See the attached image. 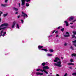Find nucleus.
I'll return each instance as SVG.
<instances>
[{
    "mask_svg": "<svg viewBox=\"0 0 76 76\" xmlns=\"http://www.w3.org/2000/svg\"><path fill=\"white\" fill-rule=\"evenodd\" d=\"M68 65H71V66H73L74 64L72 63H69L68 64Z\"/></svg>",
    "mask_w": 76,
    "mask_h": 76,
    "instance_id": "16",
    "label": "nucleus"
},
{
    "mask_svg": "<svg viewBox=\"0 0 76 76\" xmlns=\"http://www.w3.org/2000/svg\"><path fill=\"white\" fill-rule=\"evenodd\" d=\"M8 14L7 13L6 14H4L3 15L4 17H6V16H7Z\"/></svg>",
    "mask_w": 76,
    "mask_h": 76,
    "instance_id": "21",
    "label": "nucleus"
},
{
    "mask_svg": "<svg viewBox=\"0 0 76 76\" xmlns=\"http://www.w3.org/2000/svg\"><path fill=\"white\" fill-rule=\"evenodd\" d=\"M53 36L52 35H50L49 36V37H52Z\"/></svg>",
    "mask_w": 76,
    "mask_h": 76,
    "instance_id": "57",
    "label": "nucleus"
},
{
    "mask_svg": "<svg viewBox=\"0 0 76 76\" xmlns=\"http://www.w3.org/2000/svg\"><path fill=\"white\" fill-rule=\"evenodd\" d=\"M38 48L40 50L41 49V48H43V46L39 45L38 46Z\"/></svg>",
    "mask_w": 76,
    "mask_h": 76,
    "instance_id": "10",
    "label": "nucleus"
},
{
    "mask_svg": "<svg viewBox=\"0 0 76 76\" xmlns=\"http://www.w3.org/2000/svg\"><path fill=\"white\" fill-rule=\"evenodd\" d=\"M1 14H3V12H1L0 11V15H1Z\"/></svg>",
    "mask_w": 76,
    "mask_h": 76,
    "instance_id": "39",
    "label": "nucleus"
},
{
    "mask_svg": "<svg viewBox=\"0 0 76 76\" xmlns=\"http://www.w3.org/2000/svg\"><path fill=\"white\" fill-rule=\"evenodd\" d=\"M1 6H2V7H6V6H7V4H1Z\"/></svg>",
    "mask_w": 76,
    "mask_h": 76,
    "instance_id": "11",
    "label": "nucleus"
},
{
    "mask_svg": "<svg viewBox=\"0 0 76 76\" xmlns=\"http://www.w3.org/2000/svg\"><path fill=\"white\" fill-rule=\"evenodd\" d=\"M72 42H73V43H76V40H75L74 41H72Z\"/></svg>",
    "mask_w": 76,
    "mask_h": 76,
    "instance_id": "34",
    "label": "nucleus"
},
{
    "mask_svg": "<svg viewBox=\"0 0 76 76\" xmlns=\"http://www.w3.org/2000/svg\"><path fill=\"white\" fill-rule=\"evenodd\" d=\"M43 68L44 70L45 69H50L49 67L48 66H44L43 67Z\"/></svg>",
    "mask_w": 76,
    "mask_h": 76,
    "instance_id": "7",
    "label": "nucleus"
},
{
    "mask_svg": "<svg viewBox=\"0 0 76 76\" xmlns=\"http://www.w3.org/2000/svg\"><path fill=\"white\" fill-rule=\"evenodd\" d=\"M65 22L66 23V26H69V23H68V22H67V20L65 21Z\"/></svg>",
    "mask_w": 76,
    "mask_h": 76,
    "instance_id": "12",
    "label": "nucleus"
},
{
    "mask_svg": "<svg viewBox=\"0 0 76 76\" xmlns=\"http://www.w3.org/2000/svg\"><path fill=\"white\" fill-rule=\"evenodd\" d=\"M1 18H0V22H1Z\"/></svg>",
    "mask_w": 76,
    "mask_h": 76,
    "instance_id": "51",
    "label": "nucleus"
},
{
    "mask_svg": "<svg viewBox=\"0 0 76 76\" xmlns=\"http://www.w3.org/2000/svg\"><path fill=\"white\" fill-rule=\"evenodd\" d=\"M55 60H54V62H55V63H56L58 61V60H59V61H61V60L58 57H56L55 58Z\"/></svg>",
    "mask_w": 76,
    "mask_h": 76,
    "instance_id": "4",
    "label": "nucleus"
},
{
    "mask_svg": "<svg viewBox=\"0 0 76 76\" xmlns=\"http://www.w3.org/2000/svg\"><path fill=\"white\" fill-rule=\"evenodd\" d=\"M60 27L59 26V27H58L57 29H60Z\"/></svg>",
    "mask_w": 76,
    "mask_h": 76,
    "instance_id": "46",
    "label": "nucleus"
},
{
    "mask_svg": "<svg viewBox=\"0 0 76 76\" xmlns=\"http://www.w3.org/2000/svg\"><path fill=\"white\" fill-rule=\"evenodd\" d=\"M1 16V14H0V17Z\"/></svg>",
    "mask_w": 76,
    "mask_h": 76,
    "instance_id": "62",
    "label": "nucleus"
},
{
    "mask_svg": "<svg viewBox=\"0 0 76 76\" xmlns=\"http://www.w3.org/2000/svg\"><path fill=\"white\" fill-rule=\"evenodd\" d=\"M41 50L42 51H46V52L48 51V50L46 49H42Z\"/></svg>",
    "mask_w": 76,
    "mask_h": 76,
    "instance_id": "13",
    "label": "nucleus"
},
{
    "mask_svg": "<svg viewBox=\"0 0 76 76\" xmlns=\"http://www.w3.org/2000/svg\"><path fill=\"white\" fill-rule=\"evenodd\" d=\"M0 28H1V26H0Z\"/></svg>",
    "mask_w": 76,
    "mask_h": 76,
    "instance_id": "59",
    "label": "nucleus"
},
{
    "mask_svg": "<svg viewBox=\"0 0 76 76\" xmlns=\"http://www.w3.org/2000/svg\"><path fill=\"white\" fill-rule=\"evenodd\" d=\"M45 64H46V63L45 62H43L42 64V66H44Z\"/></svg>",
    "mask_w": 76,
    "mask_h": 76,
    "instance_id": "19",
    "label": "nucleus"
},
{
    "mask_svg": "<svg viewBox=\"0 0 76 76\" xmlns=\"http://www.w3.org/2000/svg\"><path fill=\"white\" fill-rule=\"evenodd\" d=\"M64 37H70V35L69 34L64 35Z\"/></svg>",
    "mask_w": 76,
    "mask_h": 76,
    "instance_id": "14",
    "label": "nucleus"
},
{
    "mask_svg": "<svg viewBox=\"0 0 76 76\" xmlns=\"http://www.w3.org/2000/svg\"><path fill=\"white\" fill-rule=\"evenodd\" d=\"M18 12H15V14H18Z\"/></svg>",
    "mask_w": 76,
    "mask_h": 76,
    "instance_id": "52",
    "label": "nucleus"
},
{
    "mask_svg": "<svg viewBox=\"0 0 76 76\" xmlns=\"http://www.w3.org/2000/svg\"><path fill=\"white\" fill-rule=\"evenodd\" d=\"M67 76V73H66L64 75V76Z\"/></svg>",
    "mask_w": 76,
    "mask_h": 76,
    "instance_id": "37",
    "label": "nucleus"
},
{
    "mask_svg": "<svg viewBox=\"0 0 76 76\" xmlns=\"http://www.w3.org/2000/svg\"><path fill=\"white\" fill-rule=\"evenodd\" d=\"M3 30H1L0 34V37H1V36H2V34H3Z\"/></svg>",
    "mask_w": 76,
    "mask_h": 76,
    "instance_id": "15",
    "label": "nucleus"
},
{
    "mask_svg": "<svg viewBox=\"0 0 76 76\" xmlns=\"http://www.w3.org/2000/svg\"><path fill=\"white\" fill-rule=\"evenodd\" d=\"M6 32H3V34L2 35V36L3 37H4V36H5V35H6Z\"/></svg>",
    "mask_w": 76,
    "mask_h": 76,
    "instance_id": "17",
    "label": "nucleus"
},
{
    "mask_svg": "<svg viewBox=\"0 0 76 76\" xmlns=\"http://www.w3.org/2000/svg\"><path fill=\"white\" fill-rule=\"evenodd\" d=\"M66 34H68V35H69V32H67L66 33Z\"/></svg>",
    "mask_w": 76,
    "mask_h": 76,
    "instance_id": "38",
    "label": "nucleus"
},
{
    "mask_svg": "<svg viewBox=\"0 0 76 76\" xmlns=\"http://www.w3.org/2000/svg\"><path fill=\"white\" fill-rule=\"evenodd\" d=\"M5 28H6V27H4V28H0V31H1V29H5Z\"/></svg>",
    "mask_w": 76,
    "mask_h": 76,
    "instance_id": "22",
    "label": "nucleus"
},
{
    "mask_svg": "<svg viewBox=\"0 0 76 76\" xmlns=\"http://www.w3.org/2000/svg\"><path fill=\"white\" fill-rule=\"evenodd\" d=\"M54 32H55V30H54L53 32H52V34H54Z\"/></svg>",
    "mask_w": 76,
    "mask_h": 76,
    "instance_id": "47",
    "label": "nucleus"
},
{
    "mask_svg": "<svg viewBox=\"0 0 76 76\" xmlns=\"http://www.w3.org/2000/svg\"><path fill=\"white\" fill-rule=\"evenodd\" d=\"M44 69H43L42 70V69H40V71H41V72H44Z\"/></svg>",
    "mask_w": 76,
    "mask_h": 76,
    "instance_id": "32",
    "label": "nucleus"
},
{
    "mask_svg": "<svg viewBox=\"0 0 76 76\" xmlns=\"http://www.w3.org/2000/svg\"><path fill=\"white\" fill-rule=\"evenodd\" d=\"M70 24H71V25H72V24H73V23H70Z\"/></svg>",
    "mask_w": 76,
    "mask_h": 76,
    "instance_id": "55",
    "label": "nucleus"
},
{
    "mask_svg": "<svg viewBox=\"0 0 76 76\" xmlns=\"http://www.w3.org/2000/svg\"><path fill=\"white\" fill-rule=\"evenodd\" d=\"M52 55H53L52 54H50V53H48V56H52Z\"/></svg>",
    "mask_w": 76,
    "mask_h": 76,
    "instance_id": "28",
    "label": "nucleus"
},
{
    "mask_svg": "<svg viewBox=\"0 0 76 76\" xmlns=\"http://www.w3.org/2000/svg\"><path fill=\"white\" fill-rule=\"evenodd\" d=\"M26 5L27 7H28V6H29V4H28V3H26Z\"/></svg>",
    "mask_w": 76,
    "mask_h": 76,
    "instance_id": "23",
    "label": "nucleus"
},
{
    "mask_svg": "<svg viewBox=\"0 0 76 76\" xmlns=\"http://www.w3.org/2000/svg\"><path fill=\"white\" fill-rule=\"evenodd\" d=\"M22 14L23 15H22L21 16H23V17H24L25 18V17H26V18H28V15L26 14V13L23 12H22Z\"/></svg>",
    "mask_w": 76,
    "mask_h": 76,
    "instance_id": "3",
    "label": "nucleus"
},
{
    "mask_svg": "<svg viewBox=\"0 0 76 76\" xmlns=\"http://www.w3.org/2000/svg\"><path fill=\"white\" fill-rule=\"evenodd\" d=\"M74 18V17H73L71 16L69 18V21H71V20H72Z\"/></svg>",
    "mask_w": 76,
    "mask_h": 76,
    "instance_id": "9",
    "label": "nucleus"
},
{
    "mask_svg": "<svg viewBox=\"0 0 76 76\" xmlns=\"http://www.w3.org/2000/svg\"><path fill=\"white\" fill-rule=\"evenodd\" d=\"M13 9L15 11H18V9H17V8H16L15 7H13Z\"/></svg>",
    "mask_w": 76,
    "mask_h": 76,
    "instance_id": "18",
    "label": "nucleus"
},
{
    "mask_svg": "<svg viewBox=\"0 0 76 76\" xmlns=\"http://www.w3.org/2000/svg\"><path fill=\"white\" fill-rule=\"evenodd\" d=\"M44 72H45L47 74V75H48V72H47V71H46L44 70Z\"/></svg>",
    "mask_w": 76,
    "mask_h": 76,
    "instance_id": "31",
    "label": "nucleus"
},
{
    "mask_svg": "<svg viewBox=\"0 0 76 76\" xmlns=\"http://www.w3.org/2000/svg\"><path fill=\"white\" fill-rule=\"evenodd\" d=\"M73 34H75L74 35H76V31H74L72 32Z\"/></svg>",
    "mask_w": 76,
    "mask_h": 76,
    "instance_id": "26",
    "label": "nucleus"
},
{
    "mask_svg": "<svg viewBox=\"0 0 76 76\" xmlns=\"http://www.w3.org/2000/svg\"><path fill=\"white\" fill-rule=\"evenodd\" d=\"M72 56H74V57H76V53H73L72 55Z\"/></svg>",
    "mask_w": 76,
    "mask_h": 76,
    "instance_id": "20",
    "label": "nucleus"
},
{
    "mask_svg": "<svg viewBox=\"0 0 76 76\" xmlns=\"http://www.w3.org/2000/svg\"><path fill=\"white\" fill-rule=\"evenodd\" d=\"M9 26V24L7 23H4L3 24H2L1 25V26L2 27L3 26Z\"/></svg>",
    "mask_w": 76,
    "mask_h": 76,
    "instance_id": "5",
    "label": "nucleus"
},
{
    "mask_svg": "<svg viewBox=\"0 0 76 76\" xmlns=\"http://www.w3.org/2000/svg\"><path fill=\"white\" fill-rule=\"evenodd\" d=\"M50 75H52V73H50Z\"/></svg>",
    "mask_w": 76,
    "mask_h": 76,
    "instance_id": "58",
    "label": "nucleus"
},
{
    "mask_svg": "<svg viewBox=\"0 0 76 76\" xmlns=\"http://www.w3.org/2000/svg\"><path fill=\"white\" fill-rule=\"evenodd\" d=\"M58 37V35H57L56 36V37Z\"/></svg>",
    "mask_w": 76,
    "mask_h": 76,
    "instance_id": "53",
    "label": "nucleus"
},
{
    "mask_svg": "<svg viewBox=\"0 0 76 76\" xmlns=\"http://www.w3.org/2000/svg\"><path fill=\"white\" fill-rule=\"evenodd\" d=\"M58 33V31H56L55 32V34H57Z\"/></svg>",
    "mask_w": 76,
    "mask_h": 76,
    "instance_id": "41",
    "label": "nucleus"
},
{
    "mask_svg": "<svg viewBox=\"0 0 76 76\" xmlns=\"http://www.w3.org/2000/svg\"><path fill=\"white\" fill-rule=\"evenodd\" d=\"M64 28H63L61 29V31L62 32H63V31H64Z\"/></svg>",
    "mask_w": 76,
    "mask_h": 76,
    "instance_id": "27",
    "label": "nucleus"
},
{
    "mask_svg": "<svg viewBox=\"0 0 76 76\" xmlns=\"http://www.w3.org/2000/svg\"><path fill=\"white\" fill-rule=\"evenodd\" d=\"M8 1V0H5V3H7V2Z\"/></svg>",
    "mask_w": 76,
    "mask_h": 76,
    "instance_id": "45",
    "label": "nucleus"
},
{
    "mask_svg": "<svg viewBox=\"0 0 76 76\" xmlns=\"http://www.w3.org/2000/svg\"><path fill=\"white\" fill-rule=\"evenodd\" d=\"M76 20H75L72 21V22H76Z\"/></svg>",
    "mask_w": 76,
    "mask_h": 76,
    "instance_id": "48",
    "label": "nucleus"
},
{
    "mask_svg": "<svg viewBox=\"0 0 76 76\" xmlns=\"http://www.w3.org/2000/svg\"><path fill=\"white\" fill-rule=\"evenodd\" d=\"M48 76H51L50 75H48Z\"/></svg>",
    "mask_w": 76,
    "mask_h": 76,
    "instance_id": "60",
    "label": "nucleus"
},
{
    "mask_svg": "<svg viewBox=\"0 0 76 76\" xmlns=\"http://www.w3.org/2000/svg\"><path fill=\"white\" fill-rule=\"evenodd\" d=\"M70 61L71 63H72V62H74V61H73V59H71L70 60Z\"/></svg>",
    "mask_w": 76,
    "mask_h": 76,
    "instance_id": "30",
    "label": "nucleus"
},
{
    "mask_svg": "<svg viewBox=\"0 0 76 76\" xmlns=\"http://www.w3.org/2000/svg\"><path fill=\"white\" fill-rule=\"evenodd\" d=\"M64 46H66V45H67V43H65L64 44Z\"/></svg>",
    "mask_w": 76,
    "mask_h": 76,
    "instance_id": "44",
    "label": "nucleus"
},
{
    "mask_svg": "<svg viewBox=\"0 0 76 76\" xmlns=\"http://www.w3.org/2000/svg\"><path fill=\"white\" fill-rule=\"evenodd\" d=\"M20 15H18V18H20Z\"/></svg>",
    "mask_w": 76,
    "mask_h": 76,
    "instance_id": "43",
    "label": "nucleus"
},
{
    "mask_svg": "<svg viewBox=\"0 0 76 76\" xmlns=\"http://www.w3.org/2000/svg\"><path fill=\"white\" fill-rule=\"evenodd\" d=\"M23 7H25V6H23Z\"/></svg>",
    "mask_w": 76,
    "mask_h": 76,
    "instance_id": "61",
    "label": "nucleus"
},
{
    "mask_svg": "<svg viewBox=\"0 0 76 76\" xmlns=\"http://www.w3.org/2000/svg\"><path fill=\"white\" fill-rule=\"evenodd\" d=\"M54 64L55 66H57L58 67H61V62L59 61L57 62V63H54Z\"/></svg>",
    "mask_w": 76,
    "mask_h": 76,
    "instance_id": "1",
    "label": "nucleus"
},
{
    "mask_svg": "<svg viewBox=\"0 0 76 76\" xmlns=\"http://www.w3.org/2000/svg\"><path fill=\"white\" fill-rule=\"evenodd\" d=\"M12 23L13 24L12 25V28H13L15 27V25H16V21H14Z\"/></svg>",
    "mask_w": 76,
    "mask_h": 76,
    "instance_id": "6",
    "label": "nucleus"
},
{
    "mask_svg": "<svg viewBox=\"0 0 76 76\" xmlns=\"http://www.w3.org/2000/svg\"><path fill=\"white\" fill-rule=\"evenodd\" d=\"M73 45H74V46H75V47H76V44H73Z\"/></svg>",
    "mask_w": 76,
    "mask_h": 76,
    "instance_id": "42",
    "label": "nucleus"
},
{
    "mask_svg": "<svg viewBox=\"0 0 76 76\" xmlns=\"http://www.w3.org/2000/svg\"><path fill=\"white\" fill-rule=\"evenodd\" d=\"M75 38H76V37H75Z\"/></svg>",
    "mask_w": 76,
    "mask_h": 76,
    "instance_id": "63",
    "label": "nucleus"
},
{
    "mask_svg": "<svg viewBox=\"0 0 76 76\" xmlns=\"http://www.w3.org/2000/svg\"><path fill=\"white\" fill-rule=\"evenodd\" d=\"M26 2L28 3V2H29L30 1V0H21V3H22V6H24V5H25V1H26Z\"/></svg>",
    "mask_w": 76,
    "mask_h": 76,
    "instance_id": "2",
    "label": "nucleus"
},
{
    "mask_svg": "<svg viewBox=\"0 0 76 76\" xmlns=\"http://www.w3.org/2000/svg\"><path fill=\"white\" fill-rule=\"evenodd\" d=\"M40 69H38L36 70V71H40Z\"/></svg>",
    "mask_w": 76,
    "mask_h": 76,
    "instance_id": "33",
    "label": "nucleus"
},
{
    "mask_svg": "<svg viewBox=\"0 0 76 76\" xmlns=\"http://www.w3.org/2000/svg\"><path fill=\"white\" fill-rule=\"evenodd\" d=\"M21 22L22 23H23V20L22 19L21 20Z\"/></svg>",
    "mask_w": 76,
    "mask_h": 76,
    "instance_id": "40",
    "label": "nucleus"
},
{
    "mask_svg": "<svg viewBox=\"0 0 76 76\" xmlns=\"http://www.w3.org/2000/svg\"><path fill=\"white\" fill-rule=\"evenodd\" d=\"M61 59H62V60H63V57H61Z\"/></svg>",
    "mask_w": 76,
    "mask_h": 76,
    "instance_id": "56",
    "label": "nucleus"
},
{
    "mask_svg": "<svg viewBox=\"0 0 76 76\" xmlns=\"http://www.w3.org/2000/svg\"><path fill=\"white\" fill-rule=\"evenodd\" d=\"M72 75L73 76H76V72L73 73L72 74Z\"/></svg>",
    "mask_w": 76,
    "mask_h": 76,
    "instance_id": "25",
    "label": "nucleus"
},
{
    "mask_svg": "<svg viewBox=\"0 0 76 76\" xmlns=\"http://www.w3.org/2000/svg\"><path fill=\"white\" fill-rule=\"evenodd\" d=\"M49 51H50L51 53H53V50L51 49L49 50Z\"/></svg>",
    "mask_w": 76,
    "mask_h": 76,
    "instance_id": "24",
    "label": "nucleus"
},
{
    "mask_svg": "<svg viewBox=\"0 0 76 76\" xmlns=\"http://www.w3.org/2000/svg\"><path fill=\"white\" fill-rule=\"evenodd\" d=\"M75 34L72 35V38H75Z\"/></svg>",
    "mask_w": 76,
    "mask_h": 76,
    "instance_id": "36",
    "label": "nucleus"
},
{
    "mask_svg": "<svg viewBox=\"0 0 76 76\" xmlns=\"http://www.w3.org/2000/svg\"><path fill=\"white\" fill-rule=\"evenodd\" d=\"M69 68L70 69H72V68L71 67H69Z\"/></svg>",
    "mask_w": 76,
    "mask_h": 76,
    "instance_id": "49",
    "label": "nucleus"
},
{
    "mask_svg": "<svg viewBox=\"0 0 76 76\" xmlns=\"http://www.w3.org/2000/svg\"><path fill=\"white\" fill-rule=\"evenodd\" d=\"M36 74L37 75H43L44 74L43 73L38 72L36 73Z\"/></svg>",
    "mask_w": 76,
    "mask_h": 76,
    "instance_id": "8",
    "label": "nucleus"
},
{
    "mask_svg": "<svg viewBox=\"0 0 76 76\" xmlns=\"http://www.w3.org/2000/svg\"><path fill=\"white\" fill-rule=\"evenodd\" d=\"M70 48H71V49H72V50H73V47H72V46H71Z\"/></svg>",
    "mask_w": 76,
    "mask_h": 76,
    "instance_id": "35",
    "label": "nucleus"
},
{
    "mask_svg": "<svg viewBox=\"0 0 76 76\" xmlns=\"http://www.w3.org/2000/svg\"><path fill=\"white\" fill-rule=\"evenodd\" d=\"M56 76H59V75L58 74H56Z\"/></svg>",
    "mask_w": 76,
    "mask_h": 76,
    "instance_id": "54",
    "label": "nucleus"
},
{
    "mask_svg": "<svg viewBox=\"0 0 76 76\" xmlns=\"http://www.w3.org/2000/svg\"><path fill=\"white\" fill-rule=\"evenodd\" d=\"M17 28H18V29H19V26L18 24H17Z\"/></svg>",
    "mask_w": 76,
    "mask_h": 76,
    "instance_id": "29",
    "label": "nucleus"
},
{
    "mask_svg": "<svg viewBox=\"0 0 76 76\" xmlns=\"http://www.w3.org/2000/svg\"><path fill=\"white\" fill-rule=\"evenodd\" d=\"M18 5H19V7H20V3H18Z\"/></svg>",
    "mask_w": 76,
    "mask_h": 76,
    "instance_id": "50",
    "label": "nucleus"
}]
</instances>
